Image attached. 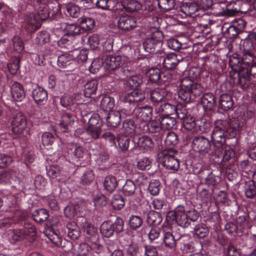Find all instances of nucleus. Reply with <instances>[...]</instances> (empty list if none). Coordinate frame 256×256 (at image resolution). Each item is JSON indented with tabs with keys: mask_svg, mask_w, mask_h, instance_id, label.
<instances>
[{
	"mask_svg": "<svg viewBox=\"0 0 256 256\" xmlns=\"http://www.w3.org/2000/svg\"><path fill=\"white\" fill-rule=\"evenodd\" d=\"M199 75L198 69L196 68H192L189 70L188 76H186L182 79L178 96L179 98L184 102H190L202 94V87L194 82Z\"/></svg>",
	"mask_w": 256,
	"mask_h": 256,
	"instance_id": "1",
	"label": "nucleus"
},
{
	"mask_svg": "<svg viewBox=\"0 0 256 256\" xmlns=\"http://www.w3.org/2000/svg\"><path fill=\"white\" fill-rule=\"evenodd\" d=\"M152 110L149 106L136 108H134L132 112L133 122L124 124V127L130 134H132L135 130L136 126L134 122L140 126H142L148 122L152 117Z\"/></svg>",
	"mask_w": 256,
	"mask_h": 256,
	"instance_id": "2",
	"label": "nucleus"
},
{
	"mask_svg": "<svg viewBox=\"0 0 256 256\" xmlns=\"http://www.w3.org/2000/svg\"><path fill=\"white\" fill-rule=\"evenodd\" d=\"M173 215L176 223L182 227H187L190 222H196L199 217L198 212L194 208L188 210L182 205L174 208Z\"/></svg>",
	"mask_w": 256,
	"mask_h": 256,
	"instance_id": "3",
	"label": "nucleus"
},
{
	"mask_svg": "<svg viewBox=\"0 0 256 256\" xmlns=\"http://www.w3.org/2000/svg\"><path fill=\"white\" fill-rule=\"evenodd\" d=\"M36 228L31 224H25L23 228L10 230L8 238L10 242L14 243L18 241L33 238L36 234Z\"/></svg>",
	"mask_w": 256,
	"mask_h": 256,
	"instance_id": "4",
	"label": "nucleus"
},
{
	"mask_svg": "<svg viewBox=\"0 0 256 256\" xmlns=\"http://www.w3.org/2000/svg\"><path fill=\"white\" fill-rule=\"evenodd\" d=\"M48 16L47 9L42 8L36 14H32L26 18L24 22L26 29L30 32L35 31L40 28V22L46 20Z\"/></svg>",
	"mask_w": 256,
	"mask_h": 256,
	"instance_id": "5",
	"label": "nucleus"
},
{
	"mask_svg": "<svg viewBox=\"0 0 256 256\" xmlns=\"http://www.w3.org/2000/svg\"><path fill=\"white\" fill-rule=\"evenodd\" d=\"M256 44V34H250L244 40L242 46L244 54L242 60L243 62L246 64L250 65L253 60L254 55L251 51L254 48Z\"/></svg>",
	"mask_w": 256,
	"mask_h": 256,
	"instance_id": "6",
	"label": "nucleus"
},
{
	"mask_svg": "<svg viewBox=\"0 0 256 256\" xmlns=\"http://www.w3.org/2000/svg\"><path fill=\"white\" fill-rule=\"evenodd\" d=\"M124 222L122 218H117L114 224L110 222H104L100 226V230L102 234L105 237L110 238L114 232H120L122 231Z\"/></svg>",
	"mask_w": 256,
	"mask_h": 256,
	"instance_id": "7",
	"label": "nucleus"
},
{
	"mask_svg": "<svg viewBox=\"0 0 256 256\" xmlns=\"http://www.w3.org/2000/svg\"><path fill=\"white\" fill-rule=\"evenodd\" d=\"M128 60L125 56H108L104 60L103 66L106 71L111 72L126 64Z\"/></svg>",
	"mask_w": 256,
	"mask_h": 256,
	"instance_id": "8",
	"label": "nucleus"
},
{
	"mask_svg": "<svg viewBox=\"0 0 256 256\" xmlns=\"http://www.w3.org/2000/svg\"><path fill=\"white\" fill-rule=\"evenodd\" d=\"M162 162L167 170L173 172L176 171L180 167V162L176 156L178 152L174 150H170L162 152Z\"/></svg>",
	"mask_w": 256,
	"mask_h": 256,
	"instance_id": "9",
	"label": "nucleus"
},
{
	"mask_svg": "<svg viewBox=\"0 0 256 256\" xmlns=\"http://www.w3.org/2000/svg\"><path fill=\"white\" fill-rule=\"evenodd\" d=\"M54 30L60 32L61 35L67 34L72 37L74 36L83 34L80 26L75 24L61 23L57 24Z\"/></svg>",
	"mask_w": 256,
	"mask_h": 256,
	"instance_id": "10",
	"label": "nucleus"
},
{
	"mask_svg": "<svg viewBox=\"0 0 256 256\" xmlns=\"http://www.w3.org/2000/svg\"><path fill=\"white\" fill-rule=\"evenodd\" d=\"M11 128L16 134H22L25 130L28 131V124L25 116L20 113L16 114L12 121Z\"/></svg>",
	"mask_w": 256,
	"mask_h": 256,
	"instance_id": "11",
	"label": "nucleus"
},
{
	"mask_svg": "<svg viewBox=\"0 0 256 256\" xmlns=\"http://www.w3.org/2000/svg\"><path fill=\"white\" fill-rule=\"evenodd\" d=\"M192 146L195 152L206 153L210 150L211 145L207 138L203 136H198L193 139Z\"/></svg>",
	"mask_w": 256,
	"mask_h": 256,
	"instance_id": "12",
	"label": "nucleus"
},
{
	"mask_svg": "<svg viewBox=\"0 0 256 256\" xmlns=\"http://www.w3.org/2000/svg\"><path fill=\"white\" fill-rule=\"evenodd\" d=\"M118 28L124 30L129 31L136 26V20L135 17L125 14L119 18L118 22Z\"/></svg>",
	"mask_w": 256,
	"mask_h": 256,
	"instance_id": "13",
	"label": "nucleus"
},
{
	"mask_svg": "<svg viewBox=\"0 0 256 256\" xmlns=\"http://www.w3.org/2000/svg\"><path fill=\"white\" fill-rule=\"evenodd\" d=\"M145 97L146 95L144 91L140 90H135L130 92L122 94L120 98L125 102L138 103L144 100Z\"/></svg>",
	"mask_w": 256,
	"mask_h": 256,
	"instance_id": "14",
	"label": "nucleus"
},
{
	"mask_svg": "<svg viewBox=\"0 0 256 256\" xmlns=\"http://www.w3.org/2000/svg\"><path fill=\"white\" fill-rule=\"evenodd\" d=\"M222 122L221 120L218 121L212 133L211 138L214 144L217 143L222 145L225 142L227 132H225L224 130L219 126Z\"/></svg>",
	"mask_w": 256,
	"mask_h": 256,
	"instance_id": "15",
	"label": "nucleus"
},
{
	"mask_svg": "<svg viewBox=\"0 0 256 256\" xmlns=\"http://www.w3.org/2000/svg\"><path fill=\"white\" fill-rule=\"evenodd\" d=\"M74 122V116L69 113L63 114L58 126V130L65 132L70 130Z\"/></svg>",
	"mask_w": 256,
	"mask_h": 256,
	"instance_id": "16",
	"label": "nucleus"
},
{
	"mask_svg": "<svg viewBox=\"0 0 256 256\" xmlns=\"http://www.w3.org/2000/svg\"><path fill=\"white\" fill-rule=\"evenodd\" d=\"M32 96L35 102L38 104H44L46 102L48 98L47 92L38 85L34 86Z\"/></svg>",
	"mask_w": 256,
	"mask_h": 256,
	"instance_id": "17",
	"label": "nucleus"
},
{
	"mask_svg": "<svg viewBox=\"0 0 256 256\" xmlns=\"http://www.w3.org/2000/svg\"><path fill=\"white\" fill-rule=\"evenodd\" d=\"M180 60L177 55L174 53H171L167 54L166 57H161L160 60V62L162 61L164 66L166 68L170 70L174 68Z\"/></svg>",
	"mask_w": 256,
	"mask_h": 256,
	"instance_id": "18",
	"label": "nucleus"
},
{
	"mask_svg": "<svg viewBox=\"0 0 256 256\" xmlns=\"http://www.w3.org/2000/svg\"><path fill=\"white\" fill-rule=\"evenodd\" d=\"M11 94L14 100L22 101L26 96V92L23 86L18 82H14L10 88Z\"/></svg>",
	"mask_w": 256,
	"mask_h": 256,
	"instance_id": "19",
	"label": "nucleus"
},
{
	"mask_svg": "<svg viewBox=\"0 0 256 256\" xmlns=\"http://www.w3.org/2000/svg\"><path fill=\"white\" fill-rule=\"evenodd\" d=\"M160 120H150L142 126H140V128L144 132H148L156 133L160 131L161 128Z\"/></svg>",
	"mask_w": 256,
	"mask_h": 256,
	"instance_id": "20",
	"label": "nucleus"
},
{
	"mask_svg": "<svg viewBox=\"0 0 256 256\" xmlns=\"http://www.w3.org/2000/svg\"><path fill=\"white\" fill-rule=\"evenodd\" d=\"M150 98L154 105H157L164 99L166 95V92L164 88H157L150 92Z\"/></svg>",
	"mask_w": 256,
	"mask_h": 256,
	"instance_id": "21",
	"label": "nucleus"
},
{
	"mask_svg": "<svg viewBox=\"0 0 256 256\" xmlns=\"http://www.w3.org/2000/svg\"><path fill=\"white\" fill-rule=\"evenodd\" d=\"M176 110L175 105L166 103L160 106L156 109V110L160 114V116L162 117L163 116H168L174 114L176 112Z\"/></svg>",
	"mask_w": 256,
	"mask_h": 256,
	"instance_id": "22",
	"label": "nucleus"
},
{
	"mask_svg": "<svg viewBox=\"0 0 256 256\" xmlns=\"http://www.w3.org/2000/svg\"><path fill=\"white\" fill-rule=\"evenodd\" d=\"M122 115L118 111L110 112L106 117L107 125L112 128L116 127L120 122Z\"/></svg>",
	"mask_w": 256,
	"mask_h": 256,
	"instance_id": "23",
	"label": "nucleus"
},
{
	"mask_svg": "<svg viewBox=\"0 0 256 256\" xmlns=\"http://www.w3.org/2000/svg\"><path fill=\"white\" fill-rule=\"evenodd\" d=\"M122 5L126 12H134L141 9L142 4L136 0H122Z\"/></svg>",
	"mask_w": 256,
	"mask_h": 256,
	"instance_id": "24",
	"label": "nucleus"
},
{
	"mask_svg": "<svg viewBox=\"0 0 256 256\" xmlns=\"http://www.w3.org/2000/svg\"><path fill=\"white\" fill-rule=\"evenodd\" d=\"M162 244L168 248H174L176 246V241L180 238V237L176 238L170 232H166L164 230H162Z\"/></svg>",
	"mask_w": 256,
	"mask_h": 256,
	"instance_id": "25",
	"label": "nucleus"
},
{
	"mask_svg": "<svg viewBox=\"0 0 256 256\" xmlns=\"http://www.w3.org/2000/svg\"><path fill=\"white\" fill-rule=\"evenodd\" d=\"M13 172H6L0 174V184H12V182L19 183L20 180L15 176Z\"/></svg>",
	"mask_w": 256,
	"mask_h": 256,
	"instance_id": "26",
	"label": "nucleus"
},
{
	"mask_svg": "<svg viewBox=\"0 0 256 256\" xmlns=\"http://www.w3.org/2000/svg\"><path fill=\"white\" fill-rule=\"evenodd\" d=\"M219 105L220 108L224 110H230L233 106L232 97L228 94H222L220 98Z\"/></svg>",
	"mask_w": 256,
	"mask_h": 256,
	"instance_id": "27",
	"label": "nucleus"
},
{
	"mask_svg": "<svg viewBox=\"0 0 256 256\" xmlns=\"http://www.w3.org/2000/svg\"><path fill=\"white\" fill-rule=\"evenodd\" d=\"M56 32H57L59 36H62L60 32L57 30H56ZM62 36H63L58 41V44L60 46L66 48L68 50H72L73 48L72 42L73 39V37L70 36L67 34H62Z\"/></svg>",
	"mask_w": 256,
	"mask_h": 256,
	"instance_id": "28",
	"label": "nucleus"
},
{
	"mask_svg": "<svg viewBox=\"0 0 256 256\" xmlns=\"http://www.w3.org/2000/svg\"><path fill=\"white\" fill-rule=\"evenodd\" d=\"M47 174L52 180H56L58 182H64L66 178L63 175H61L60 172L56 167L51 166L47 170Z\"/></svg>",
	"mask_w": 256,
	"mask_h": 256,
	"instance_id": "29",
	"label": "nucleus"
},
{
	"mask_svg": "<svg viewBox=\"0 0 256 256\" xmlns=\"http://www.w3.org/2000/svg\"><path fill=\"white\" fill-rule=\"evenodd\" d=\"M82 32L92 30L95 24L94 19L88 17H82L79 20Z\"/></svg>",
	"mask_w": 256,
	"mask_h": 256,
	"instance_id": "30",
	"label": "nucleus"
},
{
	"mask_svg": "<svg viewBox=\"0 0 256 256\" xmlns=\"http://www.w3.org/2000/svg\"><path fill=\"white\" fill-rule=\"evenodd\" d=\"M138 146L144 150H150L154 146L152 139L146 136L138 138L137 142Z\"/></svg>",
	"mask_w": 256,
	"mask_h": 256,
	"instance_id": "31",
	"label": "nucleus"
},
{
	"mask_svg": "<svg viewBox=\"0 0 256 256\" xmlns=\"http://www.w3.org/2000/svg\"><path fill=\"white\" fill-rule=\"evenodd\" d=\"M238 83L242 89H246L250 84V76L248 70L240 72L238 74Z\"/></svg>",
	"mask_w": 256,
	"mask_h": 256,
	"instance_id": "32",
	"label": "nucleus"
},
{
	"mask_svg": "<svg viewBox=\"0 0 256 256\" xmlns=\"http://www.w3.org/2000/svg\"><path fill=\"white\" fill-rule=\"evenodd\" d=\"M118 182L114 176L109 175L105 178L104 181V186L108 192H112L114 191L116 188Z\"/></svg>",
	"mask_w": 256,
	"mask_h": 256,
	"instance_id": "33",
	"label": "nucleus"
},
{
	"mask_svg": "<svg viewBox=\"0 0 256 256\" xmlns=\"http://www.w3.org/2000/svg\"><path fill=\"white\" fill-rule=\"evenodd\" d=\"M98 82L96 80H92L87 82L84 85V94L86 97H90L94 94L98 87Z\"/></svg>",
	"mask_w": 256,
	"mask_h": 256,
	"instance_id": "34",
	"label": "nucleus"
},
{
	"mask_svg": "<svg viewBox=\"0 0 256 256\" xmlns=\"http://www.w3.org/2000/svg\"><path fill=\"white\" fill-rule=\"evenodd\" d=\"M114 98L108 96H104L100 102V106L106 112H112V110L114 106Z\"/></svg>",
	"mask_w": 256,
	"mask_h": 256,
	"instance_id": "35",
	"label": "nucleus"
},
{
	"mask_svg": "<svg viewBox=\"0 0 256 256\" xmlns=\"http://www.w3.org/2000/svg\"><path fill=\"white\" fill-rule=\"evenodd\" d=\"M34 220L38 222H42L46 221L48 218V212L44 208L36 210L33 212Z\"/></svg>",
	"mask_w": 256,
	"mask_h": 256,
	"instance_id": "36",
	"label": "nucleus"
},
{
	"mask_svg": "<svg viewBox=\"0 0 256 256\" xmlns=\"http://www.w3.org/2000/svg\"><path fill=\"white\" fill-rule=\"evenodd\" d=\"M68 154L70 155L72 158L74 160H78L83 156V151L82 148L76 144H73L70 148L68 151Z\"/></svg>",
	"mask_w": 256,
	"mask_h": 256,
	"instance_id": "37",
	"label": "nucleus"
},
{
	"mask_svg": "<svg viewBox=\"0 0 256 256\" xmlns=\"http://www.w3.org/2000/svg\"><path fill=\"white\" fill-rule=\"evenodd\" d=\"M160 120L162 128L167 130L172 128L176 124V119L169 116L160 117Z\"/></svg>",
	"mask_w": 256,
	"mask_h": 256,
	"instance_id": "38",
	"label": "nucleus"
},
{
	"mask_svg": "<svg viewBox=\"0 0 256 256\" xmlns=\"http://www.w3.org/2000/svg\"><path fill=\"white\" fill-rule=\"evenodd\" d=\"M202 103L206 108H212L214 104V98L213 94L210 92L205 94L202 98Z\"/></svg>",
	"mask_w": 256,
	"mask_h": 256,
	"instance_id": "39",
	"label": "nucleus"
},
{
	"mask_svg": "<svg viewBox=\"0 0 256 256\" xmlns=\"http://www.w3.org/2000/svg\"><path fill=\"white\" fill-rule=\"evenodd\" d=\"M136 188V184L134 182L127 180L122 187V192L126 196H132L134 194Z\"/></svg>",
	"mask_w": 256,
	"mask_h": 256,
	"instance_id": "40",
	"label": "nucleus"
},
{
	"mask_svg": "<svg viewBox=\"0 0 256 256\" xmlns=\"http://www.w3.org/2000/svg\"><path fill=\"white\" fill-rule=\"evenodd\" d=\"M77 252L78 256H94L91 247L85 243L79 245Z\"/></svg>",
	"mask_w": 256,
	"mask_h": 256,
	"instance_id": "41",
	"label": "nucleus"
},
{
	"mask_svg": "<svg viewBox=\"0 0 256 256\" xmlns=\"http://www.w3.org/2000/svg\"><path fill=\"white\" fill-rule=\"evenodd\" d=\"M196 4L194 3L188 2L183 4L181 8L182 12L188 16H191L194 14L198 10Z\"/></svg>",
	"mask_w": 256,
	"mask_h": 256,
	"instance_id": "42",
	"label": "nucleus"
},
{
	"mask_svg": "<svg viewBox=\"0 0 256 256\" xmlns=\"http://www.w3.org/2000/svg\"><path fill=\"white\" fill-rule=\"evenodd\" d=\"M78 212V206L72 204H69L64 210V212L66 216L69 218H74L77 215Z\"/></svg>",
	"mask_w": 256,
	"mask_h": 256,
	"instance_id": "43",
	"label": "nucleus"
},
{
	"mask_svg": "<svg viewBox=\"0 0 256 256\" xmlns=\"http://www.w3.org/2000/svg\"><path fill=\"white\" fill-rule=\"evenodd\" d=\"M127 76V83L132 88H136L142 82V78L140 76L132 74Z\"/></svg>",
	"mask_w": 256,
	"mask_h": 256,
	"instance_id": "44",
	"label": "nucleus"
},
{
	"mask_svg": "<svg viewBox=\"0 0 256 256\" xmlns=\"http://www.w3.org/2000/svg\"><path fill=\"white\" fill-rule=\"evenodd\" d=\"M72 224H68L66 227L68 230V234L71 239L75 240L78 239L80 236V230L76 224L74 223V228H71Z\"/></svg>",
	"mask_w": 256,
	"mask_h": 256,
	"instance_id": "45",
	"label": "nucleus"
},
{
	"mask_svg": "<svg viewBox=\"0 0 256 256\" xmlns=\"http://www.w3.org/2000/svg\"><path fill=\"white\" fill-rule=\"evenodd\" d=\"M149 81L152 82H157L160 78V70L158 68H151L146 72Z\"/></svg>",
	"mask_w": 256,
	"mask_h": 256,
	"instance_id": "46",
	"label": "nucleus"
},
{
	"mask_svg": "<svg viewBox=\"0 0 256 256\" xmlns=\"http://www.w3.org/2000/svg\"><path fill=\"white\" fill-rule=\"evenodd\" d=\"M208 228L204 224L196 225L194 229V235L200 238H204L208 235Z\"/></svg>",
	"mask_w": 256,
	"mask_h": 256,
	"instance_id": "47",
	"label": "nucleus"
},
{
	"mask_svg": "<svg viewBox=\"0 0 256 256\" xmlns=\"http://www.w3.org/2000/svg\"><path fill=\"white\" fill-rule=\"evenodd\" d=\"M112 205L115 210H120L124 206V200L123 197L120 194H115L112 200Z\"/></svg>",
	"mask_w": 256,
	"mask_h": 256,
	"instance_id": "48",
	"label": "nucleus"
},
{
	"mask_svg": "<svg viewBox=\"0 0 256 256\" xmlns=\"http://www.w3.org/2000/svg\"><path fill=\"white\" fill-rule=\"evenodd\" d=\"M143 220L138 216H131L128 220L130 227L132 230L138 228L142 224Z\"/></svg>",
	"mask_w": 256,
	"mask_h": 256,
	"instance_id": "49",
	"label": "nucleus"
},
{
	"mask_svg": "<svg viewBox=\"0 0 256 256\" xmlns=\"http://www.w3.org/2000/svg\"><path fill=\"white\" fill-rule=\"evenodd\" d=\"M243 126V123L242 122H240L238 120H233L230 121V128L228 130H230V129L232 130V134H230V136L233 137L236 136L237 132H238L242 128Z\"/></svg>",
	"mask_w": 256,
	"mask_h": 256,
	"instance_id": "50",
	"label": "nucleus"
},
{
	"mask_svg": "<svg viewBox=\"0 0 256 256\" xmlns=\"http://www.w3.org/2000/svg\"><path fill=\"white\" fill-rule=\"evenodd\" d=\"M244 192L248 198H252L256 194V188L254 182L249 181L246 183Z\"/></svg>",
	"mask_w": 256,
	"mask_h": 256,
	"instance_id": "51",
	"label": "nucleus"
},
{
	"mask_svg": "<svg viewBox=\"0 0 256 256\" xmlns=\"http://www.w3.org/2000/svg\"><path fill=\"white\" fill-rule=\"evenodd\" d=\"M72 57L68 54L60 56L58 58V64L59 67L65 68L70 64Z\"/></svg>",
	"mask_w": 256,
	"mask_h": 256,
	"instance_id": "52",
	"label": "nucleus"
},
{
	"mask_svg": "<svg viewBox=\"0 0 256 256\" xmlns=\"http://www.w3.org/2000/svg\"><path fill=\"white\" fill-rule=\"evenodd\" d=\"M66 9L68 14L72 17L77 18L80 15V8L74 4H67Z\"/></svg>",
	"mask_w": 256,
	"mask_h": 256,
	"instance_id": "53",
	"label": "nucleus"
},
{
	"mask_svg": "<svg viewBox=\"0 0 256 256\" xmlns=\"http://www.w3.org/2000/svg\"><path fill=\"white\" fill-rule=\"evenodd\" d=\"M178 142V136L174 132H168L165 139V143L168 146H175Z\"/></svg>",
	"mask_w": 256,
	"mask_h": 256,
	"instance_id": "54",
	"label": "nucleus"
},
{
	"mask_svg": "<svg viewBox=\"0 0 256 256\" xmlns=\"http://www.w3.org/2000/svg\"><path fill=\"white\" fill-rule=\"evenodd\" d=\"M158 5L162 10H168L174 7V0H157Z\"/></svg>",
	"mask_w": 256,
	"mask_h": 256,
	"instance_id": "55",
	"label": "nucleus"
},
{
	"mask_svg": "<svg viewBox=\"0 0 256 256\" xmlns=\"http://www.w3.org/2000/svg\"><path fill=\"white\" fill-rule=\"evenodd\" d=\"M50 40V34L46 31H42L38 33L36 38V42L38 44H44L48 42Z\"/></svg>",
	"mask_w": 256,
	"mask_h": 256,
	"instance_id": "56",
	"label": "nucleus"
},
{
	"mask_svg": "<svg viewBox=\"0 0 256 256\" xmlns=\"http://www.w3.org/2000/svg\"><path fill=\"white\" fill-rule=\"evenodd\" d=\"M104 60L96 58L94 60L90 66L89 67V70L90 72L96 73L103 66Z\"/></svg>",
	"mask_w": 256,
	"mask_h": 256,
	"instance_id": "57",
	"label": "nucleus"
},
{
	"mask_svg": "<svg viewBox=\"0 0 256 256\" xmlns=\"http://www.w3.org/2000/svg\"><path fill=\"white\" fill-rule=\"evenodd\" d=\"M100 36L98 34H94L89 37L88 42L92 49L97 48L99 45Z\"/></svg>",
	"mask_w": 256,
	"mask_h": 256,
	"instance_id": "58",
	"label": "nucleus"
},
{
	"mask_svg": "<svg viewBox=\"0 0 256 256\" xmlns=\"http://www.w3.org/2000/svg\"><path fill=\"white\" fill-rule=\"evenodd\" d=\"M42 143L44 146L52 145L54 140V138L52 134L49 132H45L42 136Z\"/></svg>",
	"mask_w": 256,
	"mask_h": 256,
	"instance_id": "59",
	"label": "nucleus"
},
{
	"mask_svg": "<svg viewBox=\"0 0 256 256\" xmlns=\"http://www.w3.org/2000/svg\"><path fill=\"white\" fill-rule=\"evenodd\" d=\"M12 162V158L6 154H0V168H4L10 166Z\"/></svg>",
	"mask_w": 256,
	"mask_h": 256,
	"instance_id": "60",
	"label": "nucleus"
},
{
	"mask_svg": "<svg viewBox=\"0 0 256 256\" xmlns=\"http://www.w3.org/2000/svg\"><path fill=\"white\" fill-rule=\"evenodd\" d=\"M20 60L18 58H14L12 62L8 64V68L10 72L14 74L19 68Z\"/></svg>",
	"mask_w": 256,
	"mask_h": 256,
	"instance_id": "61",
	"label": "nucleus"
},
{
	"mask_svg": "<svg viewBox=\"0 0 256 256\" xmlns=\"http://www.w3.org/2000/svg\"><path fill=\"white\" fill-rule=\"evenodd\" d=\"M150 164L151 162L148 158H143L138 160L137 167L141 170H146L149 169Z\"/></svg>",
	"mask_w": 256,
	"mask_h": 256,
	"instance_id": "62",
	"label": "nucleus"
},
{
	"mask_svg": "<svg viewBox=\"0 0 256 256\" xmlns=\"http://www.w3.org/2000/svg\"><path fill=\"white\" fill-rule=\"evenodd\" d=\"M12 41L14 50L20 52L24 48V42L22 39L19 36H14Z\"/></svg>",
	"mask_w": 256,
	"mask_h": 256,
	"instance_id": "63",
	"label": "nucleus"
},
{
	"mask_svg": "<svg viewBox=\"0 0 256 256\" xmlns=\"http://www.w3.org/2000/svg\"><path fill=\"white\" fill-rule=\"evenodd\" d=\"M94 205L96 207H102L106 206V197L102 194H98L95 196L93 198Z\"/></svg>",
	"mask_w": 256,
	"mask_h": 256,
	"instance_id": "64",
	"label": "nucleus"
}]
</instances>
